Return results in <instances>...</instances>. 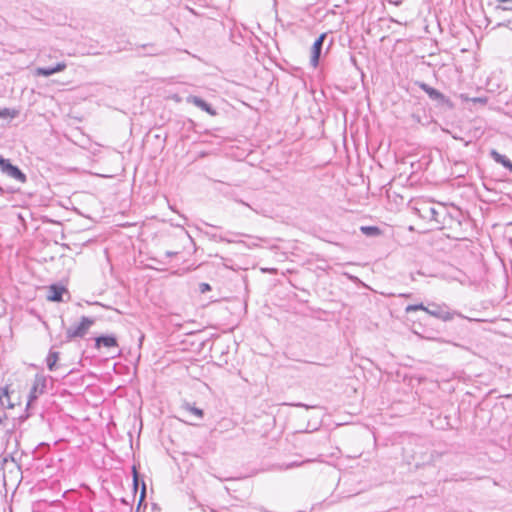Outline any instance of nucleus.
<instances>
[{
    "label": "nucleus",
    "instance_id": "f257e3e1",
    "mask_svg": "<svg viewBox=\"0 0 512 512\" xmlns=\"http://www.w3.org/2000/svg\"><path fill=\"white\" fill-rule=\"evenodd\" d=\"M415 213L422 219L440 225L446 214L445 206L426 200H418L413 207Z\"/></svg>",
    "mask_w": 512,
    "mask_h": 512
},
{
    "label": "nucleus",
    "instance_id": "f03ea898",
    "mask_svg": "<svg viewBox=\"0 0 512 512\" xmlns=\"http://www.w3.org/2000/svg\"><path fill=\"white\" fill-rule=\"evenodd\" d=\"M426 313L442 321H450L455 316L463 317L460 313L451 311L446 304H431Z\"/></svg>",
    "mask_w": 512,
    "mask_h": 512
},
{
    "label": "nucleus",
    "instance_id": "7ed1b4c3",
    "mask_svg": "<svg viewBox=\"0 0 512 512\" xmlns=\"http://www.w3.org/2000/svg\"><path fill=\"white\" fill-rule=\"evenodd\" d=\"M94 320L90 319L88 317L83 316L81 318V321L76 326H71L66 331V338L68 341H71L74 338H82L85 336L90 329V327L93 325Z\"/></svg>",
    "mask_w": 512,
    "mask_h": 512
},
{
    "label": "nucleus",
    "instance_id": "20e7f679",
    "mask_svg": "<svg viewBox=\"0 0 512 512\" xmlns=\"http://www.w3.org/2000/svg\"><path fill=\"white\" fill-rule=\"evenodd\" d=\"M0 169L3 173L7 174L11 178L25 183L27 178L26 175L17 167L12 165L9 160L4 159L0 156Z\"/></svg>",
    "mask_w": 512,
    "mask_h": 512
},
{
    "label": "nucleus",
    "instance_id": "39448f33",
    "mask_svg": "<svg viewBox=\"0 0 512 512\" xmlns=\"http://www.w3.org/2000/svg\"><path fill=\"white\" fill-rule=\"evenodd\" d=\"M418 86L421 90H423L428 95V97L431 100L437 102L439 105H449V106L451 105L450 100L443 93L438 91L437 89L429 86L428 84H426L424 82H419Z\"/></svg>",
    "mask_w": 512,
    "mask_h": 512
},
{
    "label": "nucleus",
    "instance_id": "423d86ee",
    "mask_svg": "<svg viewBox=\"0 0 512 512\" xmlns=\"http://www.w3.org/2000/svg\"><path fill=\"white\" fill-rule=\"evenodd\" d=\"M46 388V380L42 376H36L34 383L30 389L29 396H28V402L27 406L32 405V403L41 395L44 393V390Z\"/></svg>",
    "mask_w": 512,
    "mask_h": 512
},
{
    "label": "nucleus",
    "instance_id": "0eeeda50",
    "mask_svg": "<svg viewBox=\"0 0 512 512\" xmlns=\"http://www.w3.org/2000/svg\"><path fill=\"white\" fill-rule=\"evenodd\" d=\"M327 37V33H322L313 43L311 48L310 64L313 68H316L319 64V58L321 55L324 41Z\"/></svg>",
    "mask_w": 512,
    "mask_h": 512
},
{
    "label": "nucleus",
    "instance_id": "6e6552de",
    "mask_svg": "<svg viewBox=\"0 0 512 512\" xmlns=\"http://www.w3.org/2000/svg\"><path fill=\"white\" fill-rule=\"evenodd\" d=\"M67 67L65 62H59L53 67H38L35 69L36 76L49 77L55 73L62 72Z\"/></svg>",
    "mask_w": 512,
    "mask_h": 512
},
{
    "label": "nucleus",
    "instance_id": "1a4fd4ad",
    "mask_svg": "<svg viewBox=\"0 0 512 512\" xmlns=\"http://www.w3.org/2000/svg\"><path fill=\"white\" fill-rule=\"evenodd\" d=\"M187 102L195 105L196 107L200 108L201 110L209 113L210 115H215V110L203 99L197 96H189L187 97Z\"/></svg>",
    "mask_w": 512,
    "mask_h": 512
},
{
    "label": "nucleus",
    "instance_id": "9d476101",
    "mask_svg": "<svg viewBox=\"0 0 512 512\" xmlns=\"http://www.w3.org/2000/svg\"><path fill=\"white\" fill-rule=\"evenodd\" d=\"M65 291L66 289L63 286L51 285L48 288L47 299L52 302H60Z\"/></svg>",
    "mask_w": 512,
    "mask_h": 512
},
{
    "label": "nucleus",
    "instance_id": "9b49d317",
    "mask_svg": "<svg viewBox=\"0 0 512 512\" xmlns=\"http://www.w3.org/2000/svg\"><path fill=\"white\" fill-rule=\"evenodd\" d=\"M490 156L496 163L503 165L510 172H512V162L505 155H502L496 150L492 149L490 151Z\"/></svg>",
    "mask_w": 512,
    "mask_h": 512
},
{
    "label": "nucleus",
    "instance_id": "f8f14e48",
    "mask_svg": "<svg viewBox=\"0 0 512 512\" xmlns=\"http://www.w3.org/2000/svg\"><path fill=\"white\" fill-rule=\"evenodd\" d=\"M96 346L99 348L101 346L111 348L116 346V339L112 336H101L96 338Z\"/></svg>",
    "mask_w": 512,
    "mask_h": 512
},
{
    "label": "nucleus",
    "instance_id": "ddd939ff",
    "mask_svg": "<svg viewBox=\"0 0 512 512\" xmlns=\"http://www.w3.org/2000/svg\"><path fill=\"white\" fill-rule=\"evenodd\" d=\"M59 359V353L58 352H55V351H50L47 358H46V363H47V367L50 371H53L56 369V363Z\"/></svg>",
    "mask_w": 512,
    "mask_h": 512
},
{
    "label": "nucleus",
    "instance_id": "4468645a",
    "mask_svg": "<svg viewBox=\"0 0 512 512\" xmlns=\"http://www.w3.org/2000/svg\"><path fill=\"white\" fill-rule=\"evenodd\" d=\"M360 231L368 237H376L381 235V230L377 226H361Z\"/></svg>",
    "mask_w": 512,
    "mask_h": 512
},
{
    "label": "nucleus",
    "instance_id": "2eb2a0df",
    "mask_svg": "<svg viewBox=\"0 0 512 512\" xmlns=\"http://www.w3.org/2000/svg\"><path fill=\"white\" fill-rule=\"evenodd\" d=\"M183 409L186 410L187 412L193 414L194 416H196L198 419H202L203 416H204V412L202 409L200 408H197L193 405H191L190 403H184L183 404Z\"/></svg>",
    "mask_w": 512,
    "mask_h": 512
},
{
    "label": "nucleus",
    "instance_id": "dca6fc26",
    "mask_svg": "<svg viewBox=\"0 0 512 512\" xmlns=\"http://www.w3.org/2000/svg\"><path fill=\"white\" fill-rule=\"evenodd\" d=\"M19 115V110L14 108H0V118L14 119Z\"/></svg>",
    "mask_w": 512,
    "mask_h": 512
},
{
    "label": "nucleus",
    "instance_id": "f3484780",
    "mask_svg": "<svg viewBox=\"0 0 512 512\" xmlns=\"http://www.w3.org/2000/svg\"><path fill=\"white\" fill-rule=\"evenodd\" d=\"M0 402L3 406H6L8 408H13V404L10 402V396L8 393L7 387L3 389L2 394L0 396Z\"/></svg>",
    "mask_w": 512,
    "mask_h": 512
},
{
    "label": "nucleus",
    "instance_id": "a211bd4d",
    "mask_svg": "<svg viewBox=\"0 0 512 512\" xmlns=\"http://www.w3.org/2000/svg\"><path fill=\"white\" fill-rule=\"evenodd\" d=\"M426 309H428V306H424L422 303L420 304H410L406 307L405 311L407 313L417 311V310H423L426 312Z\"/></svg>",
    "mask_w": 512,
    "mask_h": 512
},
{
    "label": "nucleus",
    "instance_id": "6ab92c4d",
    "mask_svg": "<svg viewBox=\"0 0 512 512\" xmlns=\"http://www.w3.org/2000/svg\"><path fill=\"white\" fill-rule=\"evenodd\" d=\"M145 496H146V485L144 482H142V488H141V492L139 495L138 506H137L136 512H140V509H141L142 503L145 499Z\"/></svg>",
    "mask_w": 512,
    "mask_h": 512
},
{
    "label": "nucleus",
    "instance_id": "aec40b11",
    "mask_svg": "<svg viewBox=\"0 0 512 512\" xmlns=\"http://www.w3.org/2000/svg\"><path fill=\"white\" fill-rule=\"evenodd\" d=\"M132 474H133V487H134L135 494H136L137 490H138L139 479H138V474H137L135 466L132 467Z\"/></svg>",
    "mask_w": 512,
    "mask_h": 512
},
{
    "label": "nucleus",
    "instance_id": "412c9836",
    "mask_svg": "<svg viewBox=\"0 0 512 512\" xmlns=\"http://www.w3.org/2000/svg\"><path fill=\"white\" fill-rule=\"evenodd\" d=\"M199 290L201 293H206L211 290V287L208 283H200Z\"/></svg>",
    "mask_w": 512,
    "mask_h": 512
},
{
    "label": "nucleus",
    "instance_id": "4be33fe9",
    "mask_svg": "<svg viewBox=\"0 0 512 512\" xmlns=\"http://www.w3.org/2000/svg\"><path fill=\"white\" fill-rule=\"evenodd\" d=\"M297 466H300V463H297V462H293V463H290L286 466V468H293V467H297Z\"/></svg>",
    "mask_w": 512,
    "mask_h": 512
},
{
    "label": "nucleus",
    "instance_id": "5701e85b",
    "mask_svg": "<svg viewBox=\"0 0 512 512\" xmlns=\"http://www.w3.org/2000/svg\"><path fill=\"white\" fill-rule=\"evenodd\" d=\"M296 406H299V407H307L306 405L302 404V403H298L296 404Z\"/></svg>",
    "mask_w": 512,
    "mask_h": 512
},
{
    "label": "nucleus",
    "instance_id": "b1692460",
    "mask_svg": "<svg viewBox=\"0 0 512 512\" xmlns=\"http://www.w3.org/2000/svg\"><path fill=\"white\" fill-rule=\"evenodd\" d=\"M240 203L243 204V205H247L244 201H240Z\"/></svg>",
    "mask_w": 512,
    "mask_h": 512
}]
</instances>
